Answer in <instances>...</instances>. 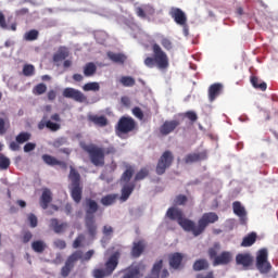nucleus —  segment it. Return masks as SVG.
<instances>
[{
    "instance_id": "f257e3e1",
    "label": "nucleus",
    "mask_w": 278,
    "mask_h": 278,
    "mask_svg": "<svg viewBox=\"0 0 278 278\" xmlns=\"http://www.w3.org/2000/svg\"><path fill=\"white\" fill-rule=\"evenodd\" d=\"M80 148L89 155L93 166H105V155H114L116 153L114 146L103 149L94 143H80Z\"/></svg>"
},
{
    "instance_id": "f03ea898",
    "label": "nucleus",
    "mask_w": 278,
    "mask_h": 278,
    "mask_svg": "<svg viewBox=\"0 0 278 278\" xmlns=\"http://www.w3.org/2000/svg\"><path fill=\"white\" fill-rule=\"evenodd\" d=\"M153 56H147L143 64L148 68H159V71H166L170 66L168 54L162 50L157 43L152 45Z\"/></svg>"
},
{
    "instance_id": "7ed1b4c3",
    "label": "nucleus",
    "mask_w": 278,
    "mask_h": 278,
    "mask_svg": "<svg viewBox=\"0 0 278 278\" xmlns=\"http://www.w3.org/2000/svg\"><path fill=\"white\" fill-rule=\"evenodd\" d=\"M70 179V194L74 202L77 204L81 203V198L84 197V185H81V175L77 169L71 166L68 174Z\"/></svg>"
},
{
    "instance_id": "20e7f679",
    "label": "nucleus",
    "mask_w": 278,
    "mask_h": 278,
    "mask_svg": "<svg viewBox=\"0 0 278 278\" xmlns=\"http://www.w3.org/2000/svg\"><path fill=\"white\" fill-rule=\"evenodd\" d=\"M121 260V252H114L105 262L104 268H98L93 270L94 278L110 277L118 267V261Z\"/></svg>"
},
{
    "instance_id": "39448f33",
    "label": "nucleus",
    "mask_w": 278,
    "mask_h": 278,
    "mask_svg": "<svg viewBox=\"0 0 278 278\" xmlns=\"http://www.w3.org/2000/svg\"><path fill=\"white\" fill-rule=\"evenodd\" d=\"M214 223H218V214L215 212L204 213L198 220V226L193 222V226L190 232L197 238L201 236L205 229H207L208 225H214Z\"/></svg>"
},
{
    "instance_id": "423d86ee",
    "label": "nucleus",
    "mask_w": 278,
    "mask_h": 278,
    "mask_svg": "<svg viewBox=\"0 0 278 278\" xmlns=\"http://www.w3.org/2000/svg\"><path fill=\"white\" fill-rule=\"evenodd\" d=\"M138 129V123L131 116H122L115 125V134L118 138L127 136Z\"/></svg>"
},
{
    "instance_id": "0eeeda50",
    "label": "nucleus",
    "mask_w": 278,
    "mask_h": 278,
    "mask_svg": "<svg viewBox=\"0 0 278 278\" xmlns=\"http://www.w3.org/2000/svg\"><path fill=\"white\" fill-rule=\"evenodd\" d=\"M167 218L169 220H176L179 226L184 229V231H191L192 227H194V222L192 219H188L184 216V211L177 207H169L166 212Z\"/></svg>"
},
{
    "instance_id": "6e6552de",
    "label": "nucleus",
    "mask_w": 278,
    "mask_h": 278,
    "mask_svg": "<svg viewBox=\"0 0 278 278\" xmlns=\"http://www.w3.org/2000/svg\"><path fill=\"white\" fill-rule=\"evenodd\" d=\"M255 266L261 275H268L273 270V265L268 262V249L263 248L257 251Z\"/></svg>"
},
{
    "instance_id": "1a4fd4ad",
    "label": "nucleus",
    "mask_w": 278,
    "mask_h": 278,
    "mask_svg": "<svg viewBox=\"0 0 278 278\" xmlns=\"http://www.w3.org/2000/svg\"><path fill=\"white\" fill-rule=\"evenodd\" d=\"M50 118L54 122L47 121V115H45L42 119L38 123V129L40 131H42L45 127H47V129H49L50 131H60V129H62V125L59 124L62 123V117H60L59 113L52 114Z\"/></svg>"
},
{
    "instance_id": "9d476101",
    "label": "nucleus",
    "mask_w": 278,
    "mask_h": 278,
    "mask_svg": "<svg viewBox=\"0 0 278 278\" xmlns=\"http://www.w3.org/2000/svg\"><path fill=\"white\" fill-rule=\"evenodd\" d=\"M173 162H175V155H173V152L170 150L163 152L156 164V175H164L166 169L173 166Z\"/></svg>"
},
{
    "instance_id": "9b49d317",
    "label": "nucleus",
    "mask_w": 278,
    "mask_h": 278,
    "mask_svg": "<svg viewBox=\"0 0 278 278\" xmlns=\"http://www.w3.org/2000/svg\"><path fill=\"white\" fill-rule=\"evenodd\" d=\"M84 260V252L81 250L73 252L66 260L65 265L61 269V277H68L71 270L75 268V263Z\"/></svg>"
},
{
    "instance_id": "f8f14e48",
    "label": "nucleus",
    "mask_w": 278,
    "mask_h": 278,
    "mask_svg": "<svg viewBox=\"0 0 278 278\" xmlns=\"http://www.w3.org/2000/svg\"><path fill=\"white\" fill-rule=\"evenodd\" d=\"M162 268H164V261L163 260L156 261L153 264L150 274L146 278H168L170 276V273H168V269L166 268L162 269Z\"/></svg>"
},
{
    "instance_id": "ddd939ff",
    "label": "nucleus",
    "mask_w": 278,
    "mask_h": 278,
    "mask_svg": "<svg viewBox=\"0 0 278 278\" xmlns=\"http://www.w3.org/2000/svg\"><path fill=\"white\" fill-rule=\"evenodd\" d=\"M63 97L65 99H73L76 103H88V97L79 89L67 87L63 90Z\"/></svg>"
},
{
    "instance_id": "4468645a",
    "label": "nucleus",
    "mask_w": 278,
    "mask_h": 278,
    "mask_svg": "<svg viewBox=\"0 0 278 278\" xmlns=\"http://www.w3.org/2000/svg\"><path fill=\"white\" fill-rule=\"evenodd\" d=\"M169 16L174 18L175 23L180 25V27H186V25H188V17L186 16V12L179 8L172 7L169 10Z\"/></svg>"
},
{
    "instance_id": "2eb2a0df",
    "label": "nucleus",
    "mask_w": 278,
    "mask_h": 278,
    "mask_svg": "<svg viewBox=\"0 0 278 278\" xmlns=\"http://www.w3.org/2000/svg\"><path fill=\"white\" fill-rule=\"evenodd\" d=\"M41 159L48 166H60V168H62L63 170H66V168H68V164H66V162L60 161L55 156H52L50 154H43Z\"/></svg>"
},
{
    "instance_id": "dca6fc26",
    "label": "nucleus",
    "mask_w": 278,
    "mask_h": 278,
    "mask_svg": "<svg viewBox=\"0 0 278 278\" xmlns=\"http://www.w3.org/2000/svg\"><path fill=\"white\" fill-rule=\"evenodd\" d=\"M135 12L139 18L146 20L148 16L155 14V9L151 4H143L142 7H137Z\"/></svg>"
},
{
    "instance_id": "f3484780",
    "label": "nucleus",
    "mask_w": 278,
    "mask_h": 278,
    "mask_svg": "<svg viewBox=\"0 0 278 278\" xmlns=\"http://www.w3.org/2000/svg\"><path fill=\"white\" fill-rule=\"evenodd\" d=\"M180 123L177 119L165 121L163 125L160 127V134L162 136H168V134H173L175 128L179 127Z\"/></svg>"
},
{
    "instance_id": "a211bd4d",
    "label": "nucleus",
    "mask_w": 278,
    "mask_h": 278,
    "mask_svg": "<svg viewBox=\"0 0 278 278\" xmlns=\"http://www.w3.org/2000/svg\"><path fill=\"white\" fill-rule=\"evenodd\" d=\"M236 263L238 266H243L247 270L250 266H253V256L249 253H239L236 256Z\"/></svg>"
},
{
    "instance_id": "6ab92c4d",
    "label": "nucleus",
    "mask_w": 278,
    "mask_h": 278,
    "mask_svg": "<svg viewBox=\"0 0 278 278\" xmlns=\"http://www.w3.org/2000/svg\"><path fill=\"white\" fill-rule=\"evenodd\" d=\"M223 84L220 83H215L208 87V101L211 103H214L223 94Z\"/></svg>"
},
{
    "instance_id": "aec40b11",
    "label": "nucleus",
    "mask_w": 278,
    "mask_h": 278,
    "mask_svg": "<svg viewBox=\"0 0 278 278\" xmlns=\"http://www.w3.org/2000/svg\"><path fill=\"white\" fill-rule=\"evenodd\" d=\"M85 227L91 240L97 238V220L94 217H85Z\"/></svg>"
},
{
    "instance_id": "412c9836",
    "label": "nucleus",
    "mask_w": 278,
    "mask_h": 278,
    "mask_svg": "<svg viewBox=\"0 0 278 278\" xmlns=\"http://www.w3.org/2000/svg\"><path fill=\"white\" fill-rule=\"evenodd\" d=\"M204 160H207V151L204 150L202 152H195L187 154L185 157L186 164H194V162H203Z\"/></svg>"
},
{
    "instance_id": "4be33fe9",
    "label": "nucleus",
    "mask_w": 278,
    "mask_h": 278,
    "mask_svg": "<svg viewBox=\"0 0 278 278\" xmlns=\"http://www.w3.org/2000/svg\"><path fill=\"white\" fill-rule=\"evenodd\" d=\"M231 252L224 251L220 253V255H217L215 260L213 261V265L215 266H227V264L231 263L232 260Z\"/></svg>"
},
{
    "instance_id": "5701e85b",
    "label": "nucleus",
    "mask_w": 278,
    "mask_h": 278,
    "mask_svg": "<svg viewBox=\"0 0 278 278\" xmlns=\"http://www.w3.org/2000/svg\"><path fill=\"white\" fill-rule=\"evenodd\" d=\"M99 212V204L92 199H86V215L85 218H94V214Z\"/></svg>"
},
{
    "instance_id": "b1692460",
    "label": "nucleus",
    "mask_w": 278,
    "mask_h": 278,
    "mask_svg": "<svg viewBox=\"0 0 278 278\" xmlns=\"http://www.w3.org/2000/svg\"><path fill=\"white\" fill-rule=\"evenodd\" d=\"M232 210L233 214H236V216H239L242 225H244V223H247V210L244 208V206H242V203H240L239 201L233 202Z\"/></svg>"
},
{
    "instance_id": "393cba45",
    "label": "nucleus",
    "mask_w": 278,
    "mask_h": 278,
    "mask_svg": "<svg viewBox=\"0 0 278 278\" xmlns=\"http://www.w3.org/2000/svg\"><path fill=\"white\" fill-rule=\"evenodd\" d=\"M144 249H147V244H144V241L140 240L132 243V248L130 251L131 257L138 258L140 255L144 253Z\"/></svg>"
},
{
    "instance_id": "a878e982",
    "label": "nucleus",
    "mask_w": 278,
    "mask_h": 278,
    "mask_svg": "<svg viewBox=\"0 0 278 278\" xmlns=\"http://www.w3.org/2000/svg\"><path fill=\"white\" fill-rule=\"evenodd\" d=\"M121 278H140V267L138 266H129L122 271Z\"/></svg>"
},
{
    "instance_id": "bb28decb",
    "label": "nucleus",
    "mask_w": 278,
    "mask_h": 278,
    "mask_svg": "<svg viewBox=\"0 0 278 278\" xmlns=\"http://www.w3.org/2000/svg\"><path fill=\"white\" fill-rule=\"evenodd\" d=\"M181 262H184V255L179 252H175L169 255V266L177 270L179 266H181Z\"/></svg>"
},
{
    "instance_id": "cd10ccee",
    "label": "nucleus",
    "mask_w": 278,
    "mask_h": 278,
    "mask_svg": "<svg viewBox=\"0 0 278 278\" xmlns=\"http://www.w3.org/2000/svg\"><path fill=\"white\" fill-rule=\"evenodd\" d=\"M70 52H68V48L61 46L59 47L58 51L53 54V62H62L64 61L66 58H68Z\"/></svg>"
},
{
    "instance_id": "c85d7f7f",
    "label": "nucleus",
    "mask_w": 278,
    "mask_h": 278,
    "mask_svg": "<svg viewBox=\"0 0 278 278\" xmlns=\"http://www.w3.org/2000/svg\"><path fill=\"white\" fill-rule=\"evenodd\" d=\"M51 201H53V195L51 193V190L45 189L40 198V206L42 207V210H47Z\"/></svg>"
},
{
    "instance_id": "c756f323",
    "label": "nucleus",
    "mask_w": 278,
    "mask_h": 278,
    "mask_svg": "<svg viewBox=\"0 0 278 278\" xmlns=\"http://www.w3.org/2000/svg\"><path fill=\"white\" fill-rule=\"evenodd\" d=\"M88 121L97 127H108V117L103 115H88Z\"/></svg>"
},
{
    "instance_id": "7c9ffc66",
    "label": "nucleus",
    "mask_w": 278,
    "mask_h": 278,
    "mask_svg": "<svg viewBox=\"0 0 278 278\" xmlns=\"http://www.w3.org/2000/svg\"><path fill=\"white\" fill-rule=\"evenodd\" d=\"M50 225H51L54 233H64V231H66V227H68L67 223L60 224L58 218H52L50 220Z\"/></svg>"
},
{
    "instance_id": "2f4dec72",
    "label": "nucleus",
    "mask_w": 278,
    "mask_h": 278,
    "mask_svg": "<svg viewBox=\"0 0 278 278\" xmlns=\"http://www.w3.org/2000/svg\"><path fill=\"white\" fill-rule=\"evenodd\" d=\"M106 55L109 60H111V62H114L115 64H125V61L127 60V56L123 53H114L112 51H109Z\"/></svg>"
},
{
    "instance_id": "473e14b6",
    "label": "nucleus",
    "mask_w": 278,
    "mask_h": 278,
    "mask_svg": "<svg viewBox=\"0 0 278 278\" xmlns=\"http://www.w3.org/2000/svg\"><path fill=\"white\" fill-rule=\"evenodd\" d=\"M136 189L135 184H126L122 188L121 201H127L131 197V192Z\"/></svg>"
},
{
    "instance_id": "72a5a7b5",
    "label": "nucleus",
    "mask_w": 278,
    "mask_h": 278,
    "mask_svg": "<svg viewBox=\"0 0 278 278\" xmlns=\"http://www.w3.org/2000/svg\"><path fill=\"white\" fill-rule=\"evenodd\" d=\"M207 268H210V263L207 262V260L205 258H200V260H197L194 263H193V270L195 273H199L201 270H207Z\"/></svg>"
},
{
    "instance_id": "f704fd0d",
    "label": "nucleus",
    "mask_w": 278,
    "mask_h": 278,
    "mask_svg": "<svg viewBox=\"0 0 278 278\" xmlns=\"http://www.w3.org/2000/svg\"><path fill=\"white\" fill-rule=\"evenodd\" d=\"M257 241V233L251 232L248 236H245L241 242V247H253L254 242Z\"/></svg>"
},
{
    "instance_id": "c9c22d12",
    "label": "nucleus",
    "mask_w": 278,
    "mask_h": 278,
    "mask_svg": "<svg viewBox=\"0 0 278 278\" xmlns=\"http://www.w3.org/2000/svg\"><path fill=\"white\" fill-rule=\"evenodd\" d=\"M31 249L35 253H45L47 249V243L42 240H37L31 243Z\"/></svg>"
},
{
    "instance_id": "e433bc0d",
    "label": "nucleus",
    "mask_w": 278,
    "mask_h": 278,
    "mask_svg": "<svg viewBox=\"0 0 278 278\" xmlns=\"http://www.w3.org/2000/svg\"><path fill=\"white\" fill-rule=\"evenodd\" d=\"M132 177H134V167L129 166L123 173V175L121 177V181L124 184H129V181H131Z\"/></svg>"
},
{
    "instance_id": "4c0bfd02",
    "label": "nucleus",
    "mask_w": 278,
    "mask_h": 278,
    "mask_svg": "<svg viewBox=\"0 0 278 278\" xmlns=\"http://www.w3.org/2000/svg\"><path fill=\"white\" fill-rule=\"evenodd\" d=\"M83 90L85 92H99V90H101V86L99 83H87L83 86Z\"/></svg>"
},
{
    "instance_id": "58836bf2",
    "label": "nucleus",
    "mask_w": 278,
    "mask_h": 278,
    "mask_svg": "<svg viewBox=\"0 0 278 278\" xmlns=\"http://www.w3.org/2000/svg\"><path fill=\"white\" fill-rule=\"evenodd\" d=\"M97 73V65L94 63L90 62L87 63L84 67V75L85 77H92Z\"/></svg>"
},
{
    "instance_id": "ea45409f",
    "label": "nucleus",
    "mask_w": 278,
    "mask_h": 278,
    "mask_svg": "<svg viewBox=\"0 0 278 278\" xmlns=\"http://www.w3.org/2000/svg\"><path fill=\"white\" fill-rule=\"evenodd\" d=\"M119 83L125 88H131V87L136 86V79H134V77H131V76H122L119 79Z\"/></svg>"
},
{
    "instance_id": "a19ab883",
    "label": "nucleus",
    "mask_w": 278,
    "mask_h": 278,
    "mask_svg": "<svg viewBox=\"0 0 278 278\" xmlns=\"http://www.w3.org/2000/svg\"><path fill=\"white\" fill-rule=\"evenodd\" d=\"M15 140L17 144H25V142H28V140H31V134L22 131L15 137Z\"/></svg>"
},
{
    "instance_id": "79ce46f5",
    "label": "nucleus",
    "mask_w": 278,
    "mask_h": 278,
    "mask_svg": "<svg viewBox=\"0 0 278 278\" xmlns=\"http://www.w3.org/2000/svg\"><path fill=\"white\" fill-rule=\"evenodd\" d=\"M251 84L253 86V88H256L258 90H262L263 92L266 90L267 85L266 83H260V78H257L256 76H252L251 77Z\"/></svg>"
},
{
    "instance_id": "37998d69",
    "label": "nucleus",
    "mask_w": 278,
    "mask_h": 278,
    "mask_svg": "<svg viewBox=\"0 0 278 278\" xmlns=\"http://www.w3.org/2000/svg\"><path fill=\"white\" fill-rule=\"evenodd\" d=\"M39 33L36 29H31L24 35V39L28 42H33L34 40H38Z\"/></svg>"
},
{
    "instance_id": "c03bdc74",
    "label": "nucleus",
    "mask_w": 278,
    "mask_h": 278,
    "mask_svg": "<svg viewBox=\"0 0 278 278\" xmlns=\"http://www.w3.org/2000/svg\"><path fill=\"white\" fill-rule=\"evenodd\" d=\"M115 202H116V195L114 194H108L101 199L102 205H105V206L114 205Z\"/></svg>"
},
{
    "instance_id": "a18cd8bd",
    "label": "nucleus",
    "mask_w": 278,
    "mask_h": 278,
    "mask_svg": "<svg viewBox=\"0 0 278 278\" xmlns=\"http://www.w3.org/2000/svg\"><path fill=\"white\" fill-rule=\"evenodd\" d=\"M36 73V67L31 64H25L23 67V75L25 77H31Z\"/></svg>"
},
{
    "instance_id": "49530a36",
    "label": "nucleus",
    "mask_w": 278,
    "mask_h": 278,
    "mask_svg": "<svg viewBox=\"0 0 278 278\" xmlns=\"http://www.w3.org/2000/svg\"><path fill=\"white\" fill-rule=\"evenodd\" d=\"M10 168V160L8 156L0 154V170H8Z\"/></svg>"
},
{
    "instance_id": "de8ad7c7",
    "label": "nucleus",
    "mask_w": 278,
    "mask_h": 278,
    "mask_svg": "<svg viewBox=\"0 0 278 278\" xmlns=\"http://www.w3.org/2000/svg\"><path fill=\"white\" fill-rule=\"evenodd\" d=\"M146 177H149V169L141 168L135 176V181H142V179H146Z\"/></svg>"
},
{
    "instance_id": "09e8293b",
    "label": "nucleus",
    "mask_w": 278,
    "mask_h": 278,
    "mask_svg": "<svg viewBox=\"0 0 278 278\" xmlns=\"http://www.w3.org/2000/svg\"><path fill=\"white\" fill-rule=\"evenodd\" d=\"M161 45L166 51H173V41L166 37L161 38Z\"/></svg>"
},
{
    "instance_id": "8fccbe9b",
    "label": "nucleus",
    "mask_w": 278,
    "mask_h": 278,
    "mask_svg": "<svg viewBox=\"0 0 278 278\" xmlns=\"http://www.w3.org/2000/svg\"><path fill=\"white\" fill-rule=\"evenodd\" d=\"M184 116L185 118H188L190 123H197V121H199V115H197L194 111H187L186 113H184Z\"/></svg>"
},
{
    "instance_id": "3c124183",
    "label": "nucleus",
    "mask_w": 278,
    "mask_h": 278,
    "mask_svg": "<svg viewBox=\"0 0 278 278\" xmlns=\"http://www.w3.org/2000/svg\"><path fill=\"white\" fill-rule=\"evenodd\" d=\"M34 94H45L47 92V85L45 84H38L34 89H33Z\"/></svg>"
},
{
    "instance_id": "603ef678",
    "label": "nucleus",
    "mask_w": 278,
    "mask_h": 278,
    "mask_svg": "<svg viewBox=\"0 0 278 278\" xmlns=\"http://www.w3.org/2000/svg\"><path fill=\"white\" fill-rule=\"evenodd\" d=\"M31 238H34V235L31 233V231L26 230L23 232L22 237H21V241L23 242V244H27Z\"/></svg>"
},
{
    "instance_id": "864d4df0",
    "label": "nucleus",
    "mask_w": 278,
    "mask_h": 278,
    "mask_svg": "<svg viewBox=\"0 0 278 278\" xmlns=\"http://www.w3.org/2000/svg\"><path fill=\"white\" fill-rule=\"evenodd\" d=\"M174 203L176 205H186V203H188V197L185 194H179L175 198Z\"/></svg>"
},
{
    "instance_id": "5fc2aeb1",
    "label": "nucleus",
    "mask_w": 278,
    "mask_h": 278,
    "mask_svg": "<svg viewBox=\"0 0 278 278\" xmlns=\"http://www.w3.org/2000/svg\"><path fill=\"white\" fill-rule=\"evenodd\" d=\"M67 142L68 141L65 137H61L53 141L52 147H54V149H60V147H64V144H66Z\"/></svg>"
},
{
    "instance_id": "6e6d98bb",
    "label": "nucleus",
    "mask_w": 278,
    "mask_h": 278,
    "mask_svg": "<svg viewBox=\"0 0 278 278\" xmlns=\"http://www.w3.org/2000/svg\"><path fill=\"white\" fill-rule=\"evenodd\" d=\"M28 222L33 229L38 227V217L34 213L28 214Z\"/></svg>"
},
{
    "instance_id": "4d7b16f0",
    "label": "nucleus",
    "mask_w": 278,
    "mask_h": 278,
    "mask_svg": "<svg viewBox=\"0 0 278 278\" xmlns=\"http://www.w3.org/2000/svg\"><path fill=\"white\" fill-rule=\"evenodd\" d=\"M132 114L136 116V118H139V121H142L144 118V113L142 112V109L140 106H135L132 109Z\"/></svg>"
},
{
    "instance_id": "13d9d810",
    "label": "nucleus",
    "mask_w": 278,
    "mask_h": 278,
    "mask_svg": "<svg viewBox=\"0 0 278 278\" xmlns=\"http://www.w3.org/2000/svg\"><path fill=\"white\" fill-rule=\"evenodd\" d=\"M8 123V127H10V122H5V119L0 117V136H3L8 131V128L5 127Z\"/></svg>"
},
{
    "instance_id": "bf43d9fd",
    "label": "nucleus",
    "mask_w": 278,
    "mask_h": 278,
    "mask_svg": "<svg viewBox=\"0 0 278 278\" xmlns=\"http://www.w3.org/2000/svg\"><path fill=\"white\" fill-rule=\"evenodd\" d=\"M121 103L124 108H131V99L127 96L121 98Z\"/></svg>"
},
{
    "instance_id": "052dcab7",
    "label": "nucleus",
    "mask_w": 278,
    "mask_h": 278,
    "mask_svg": "<svg viewBox=\"0 0 278 278\" xmlns=\"http://www.w3.org/2000/svg\"><path fill=\"white\" fill-rule=\"evenodd\" d=\"M81 242H84V235L78 236L74 242H73V248L74 249H79L81 247Z\"/></svg>"
},
{
    "instance_id": "680f3d73",
    "label": "nucleus",
    "mask_w": 278,
    "mask_h": 278,
    "mask_svg": "<svg viewBox=\"0 0 278 278\" xmlns=\"http://www.w3.org/2000/svg\"><path fill=\"white\" fill-rule=\"evenodd\" d=\"M54 247L56 248V249H66V241H64V240H62V239H56L55 241H54Z\"/></svg>"
},
{
    "instance_id": "e2e57ef3",
    "label": "nucleus",
    "mask_w": 278,
    "mask_h": 278,
    "mask_svg": "<svg viewBox=\"0 0 278 278\" xmlns=\"http://www.w3.org/2000/svg\"><path fill=\"white\" fill-rule=\"evenodd\" d=\"M36 149V143L28 142L24 146V153H29Z\"/></svg>"
},
{
    "instance_id": "0e129e2a",
    "label": "nucleus",
    "mask_w": 278,
    "mask_h": 278,
    "mask_svg": "<svg viewBox=\"0 0 278 278\" xmlns=\"http://www.w3.org/2000/svg\"><path fill=\"white\" fill-rule=\"evenodd\" d=\"M104 236H112L114 233V228L112 226H104L102 229Z\"/></svg>"
},
{
    "instance_id": "69168bd1",
    "label": "nucleus",
    "mask_w": 278,
    "mask_h": 278,
    "mask_svg": "<svg viewBox=\"0 0 278 278\" xmlns=\"http://www.w3.org/2000/svg\"><path fill=\"white\" fill-rule=\"evenodd\" d=\"M0 27L2 29H8V24L5 23V15L0 11Z\"/></svg>"
},
{
    "instance_id": "338daca9",
    "label": "nucleus",
    "mask_w": 278,
    "mask_h": 278,
    "mask_svg": "<svg viewBox=\"0 0 278 278\" xmlns=\"http://www.w3.org/2000/svg\"><path fill=\"white\" fill-rule=\"evenodd\" d=\"M208 257L211 260H216V257H218V252L216 251L215 248H210L208 249Z\"/></svg>"
},
{
    "instance_id": "774afa93",
    "label": "nucleus",
    "mask_w": 278,
    "mask_h": 278,
    "mask_svg": "<svg viewBox=\"0 0 278 278\" xmlns=\"http://www.w3.org/2000/svg\"><path fill=\"white\" fill-rule=\"evenodd\" d=\"M195 278H214V271H208L206 275L198 274Z\"/></svg>"
}]
</instances>
